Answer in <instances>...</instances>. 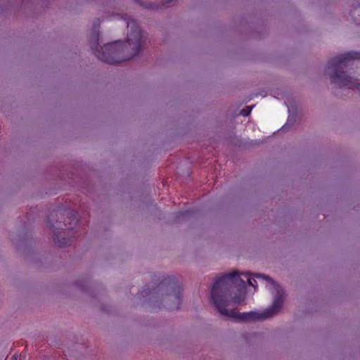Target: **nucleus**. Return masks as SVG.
Masks as SVG:
<instances>
[{
    "mask_svg": "<svg viewBox=\"0 0 360 360\" xmlns=\"http://www.w3.org/2000/svg\"><path fill=\"white\" fill-rule=\"evenodd\" d=\"M246 276H248L249 275L248 273H246V274H244Z\"/></svg>",
    "mask_w": 360,
    "mask_h": 360,
    "instance_id": "obj_16",
    "label": "nucleus"
},
{
    "mask_svg": "<svg viewBox=\"0 0 360 360\" xmlns=\"http://www.w3.org/2000/svg\"><path fill=\"white\" fill-rule=\"evenodd\" d=\"M174 1V0H163L162 3V6H165L169 4L170 3H172Z\"/></svg>",
    "mask_w": 360,
    "mask_h": 360,
    "instance_id": "obj_12",
    "label": "nucleus"
},
{
    "mask_svg": "<svg viewBox=\"0 0 360 360\" xmlns=\"http://www.w3.org/2000/svg\"><path fill=\"white\" fill-rule=\"evenodd\" d=\"M124 20L129 29L127 41L108 43L101 47L99 46L98 28L94 25L89 41L91 50L100 60L110 64L129 60L138 56L145 47L146 37L137 22L127 15L124 17Z\"/></svg>",
    "mask_w": 360,
    "mask_h": 360,
    "instance_id": "obj_1",
    "label": "nucleus"
},
{
    "mask_svg": "<svg viewBox=\"0 0 360 360\" xmlns=\"http://www.w3.org/2000/svg\"><path fill=\"white\" fill-rule=\"evenodd\" d=\"M182 288L177 279L174 276H168L153 289L149 288L141 291L142 297H149V300L155 302L160 300L163 306L169 310L179 309L181 302Z\"/></svg>",
    "mask_w": 360,
    "mask_h": 360,
    "instance_id": "obj_5",
    "label": "nucleus"
},
{
    "mask_svg": "<svg viewBox=\"0 0 360 360\" xmlns=\"http://www.w3.org/2000/svg\"><path fill=\"white\" fill-rule=\"evenodd\" d=\"M188 214V211L184 212H179L178 213V217H180L181 216L184 217Z\"/></svg>",
    "mask_w": 360,
    "mask_h": 360,
    "instance_id": "obj_13",
    "label": "nucleus"
},
{
    "mask_svg": "<svg viewBox=\"0 0 360 360\" xmlns=\"http://www.w3.org/2000/svg\"><path fill=\"white\" fill-rule=\"evenodd\" d=\"M78 223L75 213L70 210L58 209L51 213L47 225L53 231V239L59 247L70 245L77 231Z\"/></svg>",
    "mask_w": 360,
    "mask_h": 360,
    "instance_id": "obj_4",
    "label": "nucleus"
},
{
    "mask_svg": "<svg viewBox=\"0 0 360 360\" xmlns=\"http://www.w3.org/2000/svg\"><path fill=\"white\" fill-rule=\"evenodd\" d=\"M248 283L250 285L253 286L255 288H256V285H257L256 280L251 278H248Z\"/></svg>",
    "mask_w": 360,
    "mask_h": 360,
    "instance_id": "obj_10",
    "label": "nucleus"
},
{
    "mask_svg": "<svg viewBox=\"0 0 360 360\" xmlns=\"http://www.w3.org/2000/svg\"><path fill=\"white\" fill-rule=\"evenodd\" d=\"M257 278H262L269 281L276 290L274 302L271 308L266 311L258 313L256 311H250L239 313L234 309H228L226 307L231 302H227V297L224 300H219L217 294L214 293L215 304H213L217 311L224 317L236 319L238 321L248 323L252 321H262L271 318L277 314L281 310L284 300V290L278 283L274 281L270 276L262 274H255Z\"/></svg>",
    "mask_w": 360,
    "mask_h": 360,
    "instance_id": "obj_3",
    "label": "nucleus"
},
{
    "mask_svg": "<svg viewBox=\"0 0 360 360\" xmlns=\"http://www.w3.org/2000/svg\"><path fill=\"white\" fill-rule=\"evenodd\" d=\"M11 360H18V358L15 354L12 356Z\"/></svg>",
    "mask_w": 360,
    "mask_h": 360,
    "instance_id": "obj_14",
    "label": "nucleus"
},
{
    "mask_svg": "<svg viewBox=\"0 0 360 360\" xmlns=\"http://www.w3.org/2000/svg\"><path fill=\"white\" fill-rule=\"evenodd\" d=\"M84 281H77L76 283H75V285L77 286V288L79 289H80L82 291H86V284H84Z\"/></svg>",
    "mask_w": 360,
    "mask_h": 360,
    "instance_id": "obj_8",
    "label": "nucleus"
},
{
    "mask_svg": "<svg viewBox=\"0 0 360 360\" xmlns=\"http://www.w3.org/2000/svg\"><path fill=\"white\" fill-rule=\"evenodd\" d=\"M237 289V291H245L246 282L240 277L238 271L225 274L215 281L211 290V300L215 304L214 293L218 295L219 300L227 297V302H231V290Z\"/></svg>",
    "mask_w": 360,
    "mask_h": 360,
    "instance_id": "obj_6",
    "label": "nucleus"
},
{
    "mask_svg": "<svg viewBox=\"0 0 360 360\" xmlns=\"http://www.w3.org/2000/svg\"><path fill=\"white\" fill-rule=\"evenodd\" d=\"M233 290H231V301L232 300L235 304H240L243 303L245 300V291H238L239 292L238 295H235L233 297L232 296V292Z\"/></svg>",
    "mask_w": 360,
    "mask_h": 360,
    "instance_id": "obj_7",
    "label": "nucleus"
},
{
    "mask_svg": "<svg viewBox=\"0 0 360 360\" xmlns=\"http://www.w3.org/2000/svg\"><path fill=\"white\" fill-rule=\"evenodd\" d=\"M136 2L139 3L141 4V0H134Z\"/></svg>",
    "mask_w": 360,
    "mask_h": 360,
    "instance_id": "obj_15",
    "label": "nucleus"
},
{
    "mask_svg": "<svg viewBox=\"0 0 360 360\" xmlns=\"http://www.w3.org/2000/svg\"><path fill=\"white\" fill-rule=\"evenodd\" d=\"M325 75L336 88L360 91V52L349 51L333 58Z\"/></svg>",
    "mask_w": 360,
    "mask_h": 360,
    "instance_id": "obj_2",
    "label": "nucleus"
},
{
    "mask_svg": "<svg viewBox=\"0 0 360 360\" xmlns=\"http://www.w3.org/2000/svg\"><path fill=\"white\" fill-rule=\"evenodd\" d=\"M290 120H288V122H287V123H286V124H285L282 127V129H282V131H287V130H288V129L290 127V124H291L290 123Z\"/></svg>",
    "mask_w": 360,
    "mask_h": 360,
    "instance_id": "obj_11",
    "label": "nucleus"
},
{
    "mask_svg": "<svg viewBox=\"0 0 360 360\" xmlns=\"http://www.w3.org/2000/svg\"><path fill=\"white\" fill-rule=\"evenodd\" d=\"M252 107H247L243 108L240 111V114L243 116H248L250 114Z\"/></svg>",
    "mask_w": 360,
    "mask_h": 360,
    "instance_id": "obj_9",
    "label": "nucleus"
}]
</instances>
